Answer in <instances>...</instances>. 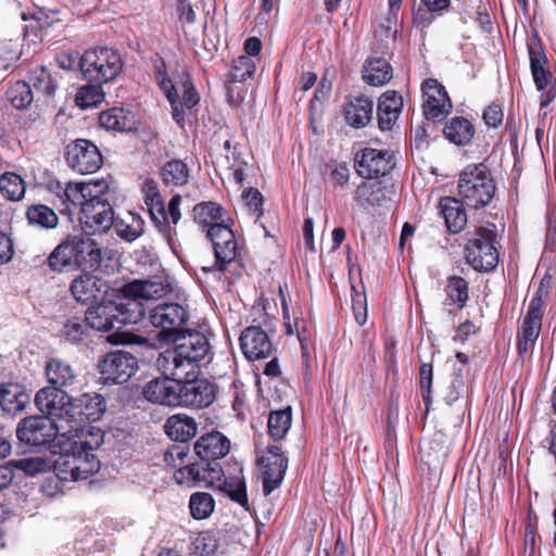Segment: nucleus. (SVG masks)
<instances>
[{"label": "nucleus", "mask_w": 556, "mask_h": 556, "mask_svg": "<svg viewBox=\"0 0 556 556\" xmlns=\"http://www.w3.org/2000/svg\"><path fill=\"white\" fill-rule=\"evenodd\" d=\"M169 341L174 345L160 353L156 367L176 381L200 375L202 364L212 358L211 344L202 332L186 330Z\"/></svg>", "instance_id": "nucleus-1"}, {"label": "nucleus", "mask_w": 556, "mask_h": 556, "mask_svg": "<svg viewBox=\"0 0 556 556\" xmlns=\"http://www.w3.org/2000/svg\"><path fill=\"white\" fill-rule=\"evenodd\" d=\"M103 443V433L100 429L91 427L88 433H72L60 439L59 454L53 460L62 480H85L100 468V462L92 453Z\"/></svg>", "instance_id": "nucleus-2"}, {"label": "nucleus", "mask_w": 556, "mask_h": 556, "mask_svg": "<svg viewBox=\"0 0 556 556\" xmlns=\"http://www.w3.org/2000/svg\"><path fill=\"white\" fill-rule=\"evenodd\" d=\"M458 195L466 206L479 210L490 204L495 194V182L483 164L469 165L458 178Z\"/></svg>", "instance_id": "nucleus-3"}, {"label": "nucleus", "mask_w": 556, "mask_h": 556, "mask_svg": "<svg viewBox=\"0 0 556 556\" xmlns=\"http://www.w3.org/2000/svg\"><path fill=\"white\" fill-rule=\"evenodd\" d=\"M79 67L84 79L89 83H110L123 70V61L117 50L99 47L92 48L80 56Z\"/></svg>", "instance_id": "nucleus-4"}, {"label": "nucleus", "mask_w": 556, "mask_h": 556, "mask_svg": "<svg viewBox=\"0 0 556 556\" xmlns=\"http://www.w3.org/2000/svg\"><path fill=\"white\" fill-rule=\"evenodd\" d=\"M71 434V428L48 417H27L17 426L16 435L21 442L33 446L46 445L55 441L53 447H60V439Z\"/></svg>", "instance_id": "nucleus-5"}, {"label": "nucleus", "mask_w": 556, "mask_h": 556, "mask_svg": "<svg viewBox=\"0 0 556 556\" xmlns=\"http://www.w3.org/2000/svg\"><path fill=\"white\" fill-rule=\"evenodd\" d=\"M496 233L493 229L480 227L476 237L466 245V260L468 264L479 271H489L498 263V252L495 248Z\"/></svg>", "instance_id": "nucleus-6"}, {"label": "nucleus", "mask_w": 556, "mask_h": 556, "mask_svg": "<svg viewBox=\"0 0 556 556\" xmlns=\"http://www.w3.org/2000/svg\"><path fill=\"white\" fill-rule=\"evenodd\" d=\"M189 319V309L177 302H164L155 305L149 312V320L155 328H160V337L170 340L178 333L186 331L184 326Z\"/></svg>", "instance_id": "nucleus-7"}, {"label": "nucleus", "mask_w": 556, "mask_h": 556, "mask_svg": "<svg viewBox=\"0 0 556 556\" xmlns=\"http://www.w3.org/2000/svg\"><path fill=\"white\" fill-rule=\"evenodd\" d=\"M187 377L181 379L180 389V406L201 409L208 407L216 399L217 387L206 378Z\"/></svg>", "instance_id": "nucleus-8"}, {"label": "nucleus", "mask_w": 556, "mask_h": 556, "mask_svg": "<svg viewBox=\"0 0 556 556\" xmlns=\"http://www.w3.org/2000/svg\"><path fill=\"white\" fill-rule=\"evenodd\" d=\"M37 408L48 418L62 422L68 427L72 409V396L61 389L45 387L35 395Z\"/></svg>", "instance_id": "nucleus-9"}, {"label": "nucleus", "mask_w": 556, "mask_h": 556, "mask_svg": "<svg viewBox=\"0 0 556 556\" xmlns=\"http://www.w3.org/2000/svg\"><path fill=\"white\" fill-rule=\"evenodd\" d=\"M105 401L102 395L93 393H85L77 399L72 397L71 418L68 419L72 433H88V430H83V424L88 421H96L105 412Z\"/></svg>", "instance_id": "nucleus-10"}, {"label": "nucleus", "mask_w": 556, "mask_h": 556, "mask_svg": "<svg viewBox=\"0 0 556 556\" xmlns=\"http://www.w3.org/2000/svg\"><path fill=\"white\" fill-rule=\"evenodd\" d=\"M99 368L104 383H124L137 371L138 364L130 353L116 351L106 354Z\"/></svg>", "instance_id": "nucleus-11"}, {"label": "nucleus", "mask_w": 556, "mask_h": 556, "mask_svg": "<svg viewBox=\"0 0 556 556\" xmlns=\"http://www.w3.org/2000/svg\"><path fill=\"white\" fill-rule=\"evenodd\" d=\"M66 162L80 174H91L102 166L103 157L94 143L77 139L66 147Z\"/></svg>", "instance_id": "nucleus-12"}, {"label": "nucleus", "mask_w": 556, "mask_h": 556, "mask_svg": "<svg viewBox=\"0 0 556 556\" xmlns=\"http://www.w3.org/2000/svg\"><path fill=\"white\" fill-rule=\"evenodd\" d=\"M206 236L213 243L216 266L219 270H224L226 265L235 262L239 255V245L235 233L225 223L210 227Z\"/></svg>", "instance_id": "nucleus-13"}, {"label": "nucleus", "mask_w": 556, "mask_h": 556, "mask_svg": "<svg viewBox=\"0 0 556 556\" xmlns=\"http://www.w3.org/2000/svg\"><path fill=\"white\" fill-rule=\"evenodd\" d=\"M393 166V154L387 150L365 148L355 156L356 172L359 176L367 179L384 176Z\"/></svg>", "instance_id": "nucleus-14"}, {"label": "nucleus", "mask_w": 556, "mask_h": 556, "mask_svg": "<svg viewBox=\"0 0 556 556\" xmlns=\"http://www.w3.org/2000/svg\"><path fill=\"white\" fill-rule=\"evenodd\" d=\"M424 92V114L428 121H443L452 109V102L444 87L437 79H427L421 86Z\"/></svg>", "instance_id": "nucleus-15"}, {"label": "nucleus", "mask_w": 556, "mask_h": 556, "mask_svg": "<svg viewBox=\"0 0 556 556\" xmlns=\"http://www.w3.org/2000/svg\"><path fill=\"white\" fill-rule=\"evenodd\" d=\"M258 464L263 468V492L265 495H269L280 486L288 467V459L279 446L271 445L258 458Z\"/></svg>", "instance_id": "nucleus-16"}, {"label": "nucleus", "mask_w": 556, "mask_h": 556, "mask_svg": "<svg viewBox=\"0 0 556 556\" xmlns=\"http://www.w3.org/2000/svg\"><path fill=\"white\" fill-rule=\"evenodd\" d=\"M114 213L109 202L96 201L85 203L79 212V222L89 233L105 232L113 226Z\"/></svg>", "instance_id": "nucleus-17"}, {"label": "nucleus", "mask_w": 556, "mask_h": 556, "mask_svg": "<svg viewBox=\"0 0 556 556\" xmlns=\"http://www.w3.org/2000/svg\"><path fill=\"white\" fill-rule=\"evenodd\" d=\"M543 301L534 296L528 307L518 333V351L520 354L529 352L534 345L542 326Z\"/></svg>", "instance_id": "nucleus-18"}, {"label": "nucleus", "mask_w": 556, "mask_h": 556, "mask_svg": "<svg viewBox=\"0 0 556 556\" xmlns=\"http://www.w3.org/2000/svg\"><path fill=\"white\" fill-rule=\"evenodd\" d=\"M126 295L142 300H159L173 291L167 275H156L148 279H136L124 287Z\"/></svg>", "instance_id": "nucleus-19"}, {"label": "nucleus", "mask_w": 556, "mask_h": 556, "mask_svg": "<svg viewBox=\"0 0 556 556\" xmlns=\"http://www.w3.org/2000/svg\"><path fill=\"white\" fill-rule=\"evenodd\" d=\"M178 389H180V382L162 374L161 378H155L144 386L143 395L151 403L176 407L180 406Z\"/></svg>", "instance_id": "nucleus-20"}, {"label": "nucleus", "mask_w": 556, "mask_h": 556, "mask_svg": "<svg viewBox=\"0 0 556 556\" xmlns=\"http://www.w3.org/2000/svg\"><path fill=\"white\" fill-rule=\"evenodd\" d=\"M142 191L144 193V203L148 207L151 220L164 235L167 242L170 243L172 228L168 223V215L165 211V205L159 191V187L155 180L147 179L143 182Z\"/></svg>", "instance_id": "nucleus-21"}, {"label": "nucleus", "mask_w": 556, "mask_h": 556, "mask_svg": "<svg viewBox=\"0 0 556 556\" xmlns=\"http://www.w3.org/2000/svg\"><path fill=\"white\" fill-rule=\"evenodd\" d=\"M240 345L243 354L250 361L266 358L274 351L268 334L257 326H250L242 331Z\"/></svg>", "instance_id": "nucleus-22"}, {"label": "nucleus", "mask_w": 556, "mask_h": 556, "mask_svg": "<svg viewBox=\"0 0 556 556\" xmlns=\"http://www.w3.org/2000/svg\"><path fill=\"white\" fill-rule=\"evenodd\" d=\"M45 372L51 389H72L79 382L77 370L66 361L50 358L45 366Z\"/></svg>", "instance_id": "nucleus-23"}, {"label": "nucleus", "mask_w": 556, "mask_h": 556, "mask_svg": "<svg viewBox=\"0 0 556 556\" xmlns=\"http://www.w3.org/2000/svg\"><path fill=\"white\" fill-rule=\"evenodd\" d=\"M109 286L105 280L90 274L76 277L71 285V292L76 301L89 303L97 301L108 292Z\"/></svg>", "instance_id": "nucleus-24"}, {"label": "nucleus", "mask_w": 556, "mask_h": 556, "mask_svg": "<svg viewBox=\"0 0 556 556\" xmlns=\"http://www.w3.org/2000/svg\"><path fill=\"white\" fill-rule=\"evenodd\" d=\"M116 302L102 301L91 305L85 313V320L91 329L108 332L117 329Z\"/></svg>", "instance_id": "nucleus-25"}, {"label": "nucleus", "mask_w": 556, "mask_h": 556, "mask_svg": "<svg viewBox=\"0 0 556 556\" xmlns=\"http://www.w3.org/2000/svg\"><path fill=\"white\" fill-rule=\"evenodd\" d=\"M77 235L68 236L59 243L48 257V266L53 271L77 270Z\"/></svg>", "instance_id": "nucleus-26"}, {"label": "nucleus", "mask_w": 556, "mask_h": 556, "mask_svg": "<svg viewBox=\"0 0 556 556\" xmlns=\"http://www.w3.org/2000/svg\"><path fill=\"white\" fill-rule=\"evenodd\" d=\"M230 448V441L220 432L206 433L195 442L194 452L202 460L216 462L226 456Z\"/></svg>", "instance_id": "nucleus-27"}, {"label": "nucleus", "mask_w": 556, "mask_h": 556, "mask_svg": "<svg viewBox=\"0 0 556 556\" xmlns=\"http://www.w3.org/2000/svg\"><path fill=\"white\" fill-rule=\"evenodd\" d=\"M30 403V394L20 383H2L0 386V407L10 415L23 412Z\"/></svg>", "instance_id": "nucleus-28"}, {"label": "nucleus", "mask_w": 556, "mask_h": 556, "mask_svg": "<svg viewBox=\"0 0 556 556\" xmlns=\"http://www.w3.org/2000/svg\"><path fill=\"white\" fill-rule=\"evenodd\" d=\"M530 70L534 85L539 91L545 90L551 73L547 70L548 60L543 52L541 42L534 39L528 45Z\"/></svg>", "instance_id": "nucleus-29"}, {"label": "nucleus", "mask_w": 556, "mask_h": 556, "mask_svg": "<svg viewBox=\"0 0 556 556\" xmlns=\"http://www.w3.org/2000/svg\"><path fill=\"white\" fill-rule=\"evenodd\" d=\"M403 106V99L396 91L384 92L378 102L377 116L380 129H391Z\"/></svg>", "instance_id": "nucleus-30"}, {"label": "nucleus", "mask_w": 556, "mask_h": 556, "mask_svg": "<svg viewBox=\"0 0 556 556\" xmlns=\"http://www.w3.org/2000/svg\"><path fill=\"white\" fill-rule=\"evenodd\" d=\"M374 102L366 97H355L343 106L348 124L355 128L365 127L372 118Z\"/></svg>", "instance_id": "nucleus-31"}, {"label": "nucleus", "mask_w": 556, "mask_h": 556, "mask_svg": "<svg viewBox=\"0 0 556 556\" xmlns=\"http://www.w3.org/2000/svg\"><path fill=\"white\" fill-rule=\"evenodd\" d=\"M463 200L455 198H443L440 200V214L443 216L446 227L451 232H459L467 223V214L464 208Z\"/></svg>", "instance_id": "nucleus-32"}, {"label": "nucleus", "mask_w": 556, "mask_h": 556, "mask_svg": "<svg viewBox=\"0 0 556 556\" xmlns=\"http://www.w3.org/2000/svg\"><path fill=\"white\" fill-rule=\"evenodd\" d=\"M77 269L94 270L102 260L101 249L97 242L90 238L77 235Z\"/></svg>", "instance_id": "nucleus-33"}, {"label": "nucleus", "mask_w": 556, "mask_h": 556, "mask_svg": "<svg viewBox=\"0 0 556 556\" xmlns=\"http://www.w3.org/2000/svg\"><path fill=\"white\" fill-rule=\"evenodd\" d=\"M164 430L172 440L186 442L195 435L197 424L193 418L177 414L166 420Z\"/></svg>", "instance_id": "nucleus-34"}, {"label": "nucleus", "mask_w": 556, "mask_h": 556, "mask_svg": "<svg viewBox=\"0 0 556 556\" xmlns=\"http://www.w3.org/2000/svg\"><path fill=\"white\" fill-rule=\"evenodd\" d=\"M220 534L208 530L195 534L190 542V553L194 556H217L222 552Z\"/></svg>", "instance_id": "nucleus-35"}, {"label": "nucleus", "mask_w": 556, "mask_h": 556, "mask_svg": "<svg viewBox=\"0 0 556 556\" xmlns=\"http://www.w3.org/2000/svg\"><path fill=\"white\" fill-rule=\"evenodd\" d=\"M392 76L393 70L383 58H370L364 66V79L371 86H383Z\"/></svg>", "instance_id": "nucleus-36"}, {"label": "nucleus", "mask_w": 556, "mask_h": 556, "mask_svg": "<svg viewBox=\"0 0 556 556\" xmlns=\"http://www.w3.org/2000/svg\"><path fill=\"white\" fill-rule=\"evenodd\" d=\"M115 315L119 330L124 325L137 324L143 316V308L137 299L126 295L116 302Z\"/></svg>", "instance_id": "nucleus-37"}, {"label": "nucleus", "mask_w": 556, "mask_h": 556, "mask_svg": "<svg viewBox=\"0 0 556 556\" xmlns=\"http://www.w3.org/2000/svg\"><path fill=\"white\" fill-rule=\"evenodd\" d=\"M445 137L457 146H466L475 135L472 124L465 117H454L444 127Z\"/></svg>", "instance_id": "nucleus-38"}, {"label": "nucleus", "mask_w": 556, "mask_h": 556, "mask_svg": "<svg viewBox=\"0 0 556 556\" xmlns=\"http://www.w3.org/2000/svg\"><path fill=\"white\" fill-rule=\"evenodd\" d=\"M224 208L215 202H201L193 207V219L204 227L225 224Z\"/></svg>", "instance_id": "nucleus-39"}, {"label": "nucleus", "mask_w": 556, "mask_h": 556, "mask_svg": "<svg viewBox=\"0 0 556 556\" xmlns=\"http://www.w3.org/2000/svg\"><path fill=\"white\" fill-rule=\"evenodd\" d=\"M161 177L168 187H181L189 180V167L181 160H170L161 168Z\"/></svg>", "instance_id": "nucleus-40"}, {"label": "nucleus", "mask_w": 556, "mask_h": 556, "mask_svg": "<svg viewBox=\"0 0 556 556\" xmlns=\"http://www.w3.org/2000/svg\"><path fill=\"white\" fill-rule=\"evenodd\" d=\"M113 226L118 237L131 242L143 233L144 222L139 215L128 213L124 218H113Z\"/></svg>", "instance_id": "nucleus-41"}, {"label": "nucleus", "mask_w": 556, "mask_h": 556, "mask_svg": "<svg viewBox=\"0 0 556 556\" xmlns=\"http://www.w3.org/2000/svg\"><path fill=\"white\" fill-rule=\"evenodd\" d=\"M383 197V190L379 182H362L354 193L357 205L366 210L380 206Z\"/></svg>", "instance_id": "nucleus-42"}, {"label": "nucleus", "mask_w": 556, "mask_h": 556, "mask_svg": "<svg viewBox=\"0 0 556 556\" xmlns=\"http://www.w3.org/2000/svg\"><path fill=\"white\" fill-rule=\"evenodd\" d=\"M26 217L30 225L42 229H53L59 224L55 212L43 204L30 205L26 211Z\"/></svg>", "instance_id": "nucleus-43"}, {"label": "nucleus", "mask_w": 556, "mask_h": 556, "mask_svg": "<svg viewBox=\"0 0 556 556\" xmlns=\"http://www.w3.org/2000/svg\"><path fill=\"white\" fill-rule=\"evenodd\" d=\"M291 421L292 413L290 406L271 412L267 421L269 437L274 441L283 439L291 427Z\"/></svg>", "instance_id": "nucleus-44"}, {"label": "nucleus", "mask_w": 556, "mask_h": 556, "mask_svg": "<svg viewBox=\"0 0 556 556\" xmlns=\"http://www.w3.org/2000/svg\"><path fill=\"white\" fill-rule=\"evenodd\" d=\"M177 101L179 106V113H182V127L185 126L186 117L191 114V110L199 103L200 96L197 92L193 84L187 77L178 86Z\"/></svg>", "instance_id": "nucleus-45"}, {"label": "nucleus", "mask_w": 556, "mask_h": 556, "mask_svg": "<svg viewBox=\"0 0 556 556\" xmlns=\"http://www.w3.org/2000/svg\"><path fill=\"white\" fill-rule=\"evenodd\" d=\"M53 463L42 457H25L21 459H12L3 467L12 473L13 469L21 470L26 475L34 476L37 473L49 471Z\"/></svg>", "instance_id": "nucleus-46"}, {"label": "nucleus", "mask_w": 556, "mask_h": 556, "mask_svg": "<svg viewBox=\"0 0 556 556\" xmlns=\"http://www.w3.org/2000/svg\"><path fill=\"white\" fill-rule=\"evenodd\" d=\"M102 83H89L81 86L75 97V103L81 109L98 106L104 100Z\"/></svg>", "instance_id": "nucleus-47"}, {"label": "nucleus", "mask_w": 556, "mask_h": 556, "mask_svg": "<svg viewBox=\"0 0 556 556\" xmlns=\"http://www.w3.org/2000/svg\"><path fill=\"white\" fill-rule=\"evenodd\" d=\"M0 191L7 199L18 201L24 197L25 182L20 175L7 172L0 176Z\"/></svg>", "instance_id": "nucleus-48"}, {"label": "nucleus", "mask_w": 556, "mask_h": 556, "mask_svg": "<svg viewBox=\"0 0 556 556\" xmlns=\"http://www.w3.org/2000/svg\"><path fill=\"white\" fill-rule=\"evenodd\" d=\"M214 506L215 502L213 496L206 492L193 493L189 501L191 516L198 520L210 517L214 510Z\"/></svg>", "instance_id": "nucleus-49"}, {"label": "nucleus", "mask_w": 556, "mask_h": 556, "mask_svg": "<svg viewBox=\"0 0 556 556\" xmlns=\"http://www.w3.org/2000/svg\"><path fill=\"white\" fill-rule=\"evenodd\" d=\"M157 79L159 86L161 90L166 96L168 102L172 106V115L174 121L182 127V113H179V106L177 101V90L178 87H175L172 80L166 76L165 72H162L161 67H157Z\"/></svg>", "instance_id": "nucleus-50"}, {"label": "nucleus", "mask_w": 556, "mask_h": 556, "mask_svg": "<svg viewBox=\"0 0 556 556\" xmlns=\"http://www.w3.org/2000/svg\"><path fill=\"white\" fill-rule=\"evenodd\" d=\"M445 292L448 304H456L462 308L468 300V283L464 278L453 276L447 281Z\"/></svg>", "instance_id": "nucleus-51"}, {"label": "nucleus", "mask_w": 556, "mask_h": 556, "mask_svg": "<svg viewBox=\"0 0 556 556\" xmlns=\"http://www.w3.org/2000/svg\"><path fill=\"white\" fill-rule=\"evenodd\" d=\"M8 100L15 109L22 110L28 106L33 100L30 86L25 81H15L7 92Z\"/></svg>", "instance_id": "nucleus-52"}, {"label": "nucleus", "mask_w": 556, "mask_h": 556, "mask_svg": "<svg viewBox=\"0 0 556 556\" xmlns=\"http://www.w3.org/2000/svg\"><path fill=\"white\" fill-rule=\"evenodd\" d=\"M84 190L83 182H68L66 185L63 194L60 197L63 204L66 205L64 211L71 214L72 206L79 207V212L81 211L85 203H87Z\"/></svg>", "instance_id": "nucleus-53"}, {"label": "nucleus", "mask_w": 556, "mask_h": 556, "mask_svg": "<svg viewBox=\"0 0 556 556\" xmlns=\"http://www.w3.org/2000/svg\"><path fill=\"white\" fill-rule=\"evenodd\" d=\"M223 490L232 501L248 508L247 488L244 479L241 475L225 479L223 482Z\"/></svg>", "instance_id": "nucleus-54"}, {"label": "nucleus", "mask_w": 556, "mask_h": 556, "mask_svg": "<svg viewBox=\"0 0 556 556\" xmlns=\"http://www.w3.org/2000/svg\"><path fill=\"white\" fill-rule=\"evenodd\" d=\"M99 123L106 129L118 131H126L130 129L129 121L124 114V111L118 109L102 112L99 116Z\"/></svg>", "instance_id": "nucleus-55"}, {"label": "nucleus", "mask_w": 556, "mask_h": 556, "mask_svg": "<svg viewBox=\"0 0 556 556\" xmlns=\"http://www.w3.org/2000/svg\"><path fill=\"white\" fill-rule=\"evenodd\" d=\"M256 68L255 62L250 56L240 55L232 63L231 71L229 73L230 83H242L248 78L252 77Z\"/></svg>", "instance_id": "nucleus-56"}, {"label": "nucleus", "mask_w": 556, "mask_h": 556, "mask_svg": "<svg viewBox=\"0 0 556 556\" xmlns=\"http://www.w3.org/2000/svg\"><path fill=\"white\" fill-rule=\"evenodd\" d=\"M87 326L85 318L73 317L63 325L60 333L65 340L77 343L80 342L86 334Z\"/></svg>", "instance_id": "nucleus-57"}, {"label": "nucleus", "mask_w": 556, "mask_h": 556, "mask_svg": "<svg viewBox=\"0 0 556 556\" xmlns=\"http://www.w3.org/2000/svg\"><path fill=\"white\" fill-rule=\"evenodd\" d=\"M200 484L214 485L222 481L223 469L217 462L200 459Z\"/></svg>", "instance_id": "nucleus-58"}, {"label": "nucleus", "mask_w": 556, "mask_h": 556, "mask_svg": "<svg viewBox=\"0 0 556 556\" xmlns=\"http://www.w3.org/2000/svg\"><path fill=\"white\" fill-rule=\"evenodd\" d=\"M84 192L87 202L96 201H105L108 200L105 197L109 190V182L105 179H91L89 181L83 182Z\"/></svg>", "instance_id": "nucleus-59"}, {"label": "nucleus", "mask_w": 556, "mask_h": 556, "mask_svg": "<svg viewBox=\"0 0 556 556\" xmlns=\"http://www.w3.org/2000/svg\"><path fill=\"white\" fill-rule=\"evenodd\" d=\"M352 309L356 323L363 326L367 320V300L365 293L358 292L355 287H352Z\"/></svg>", "instance_id": "nucleus-60"}, {"label": "nucleus", "mask_w": 556, "mask_h": 556, "mask_svg": "<svg viewBox=\"0 0 556 556\" xmlns=\"http://www.w3.org/2000/svg\"><path fill=\"white\" fill-rule=\"evenodd\" d=\"M200 462L184 466L175 472V480L178 483H186L189 485H200Z\"/></svg>", "instance_id": "nucleus-61"}, {"label": "nucleus", "mask_w": 556, "mask_h": 556, "mask_svg": "<svg viewBox=\"0 0 556 556\" xmlns=\"http://www.w3.org/2000/svg\"><path fill=\"white\" fill-rule=\"evenodd\" d=\"M330 180L333 185L343 187L348 184L350 178V168L345 163H330Z\"/></svg>", "instance_id": "nucleus-62"}, {"label": "nucleus", "mask_w": 556, "mask_h": 556, "mask_svg": "<svg viewBox=\"0 0 556 556\" xmlns=\"http://www.w3.org/2000/svg\"><path fill=\"white\" fill-rule=\"evenodd\" d=\"M504 113L501 105L492 103L482 114V118L488 127L497 128L503 122Z\"/></svg>", "instance_id": "nucleus-63"}, {"label": "nucleus", "mask_w": 556, "mask_h": 556, "mask_svg": "<svg viewBox=\"0 0 556 556\" xmlns=\"http://www.w3.org/2000/svg\"><path fill=\"white\" fill-rule=\"evenodd\" d=\"M420 388L425 391L422 399L427 403L430 399L431 384H432V365L422 364L420 367Z\"/></svg>", "instance_id": "nucleus-64"}]
</instances>
